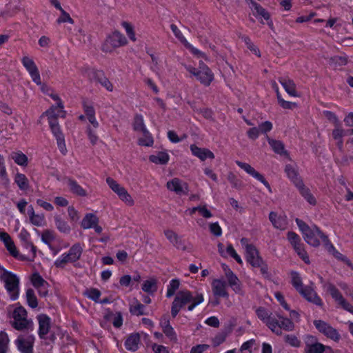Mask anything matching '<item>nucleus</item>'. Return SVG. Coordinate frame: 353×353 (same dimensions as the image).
<instances>
[{
    "instance_id": "nucleus-28",
    "label": "nucleus",
    "mask_w": 353,
    "mask_h": 353,
    "mask_svg": "<svg viewBox=\"0 0 353 353\" xmlns=\"http://www.w3.org/2000/svg\"><path fill=\"white\" fill-rule=\"evenodd\" d=\"M32 284L38 290L41 295L47 294V282L38 273H34L31 276Z\"/></svg>"
},
{
    "instance_id": "nucleus-59",
    "label": "nucleus",
    "mask_w": 353,
    "mask_h": 353,
    "mask_svg": "<svg viewBox=\"0 0 353 353\" xmlns=\"http://www.w3.org/2000/svg\"><path fill=\"white\" fill-rule=\"evenodd\" d=\"M68 263H72V261L64 252L54 261V264L58 268H63Z\"/></svg>"
},
{
    "instance_id": "nucleus-31",
    "label": "nucleus",
    "mask_w": 353,
    "mask_h": 353,
    "mask_svg": "<svg viewBox=\"0 0 353 353\" xmlns=\"http://www.w3.org/2000/svg\"><path fill=\"white\" fill-rule=\"evenodd\" d=\"M233 326L234 324L231 323L230 326L226 327L225 330L216 333L212 338V345L214 347H218L222 343H223L225 341L228 336L231 333Z\"/></svg>"
},
{
    "instance_id": "nucleus-10",
    "label": "nucleus",
    "mask_w": 353,
    "mask_h": 353,
    "mask_svg": "<svg viewBox=\"0 0 353 353\" xmlns=\"http://www.w3.org/2000/svg\"><path fill=\"white\" fill-rule=\"evenodd\" d=\"M106 183L109 188L117 195L121 201L128 206H132L134 204V200L122 185L111 177L106 179Z\"/></svg>"
},
{
    "instance_id": "nucleus-44",
    "label": "nucleus",
    "mask_w": 353,
    "mask_h": 353,
    "mask_svg": "<svg viewBox=\"0 0 353 353\" xmlns=\"http://www.w3.org/2000/svg\"><path fill=\"white\" fill-rule=\"evenodd\" d=\"M302 195V196L307 201V202L312 205H315L316 204V200L314 196L311 193L310 190L305 188L304 184L297 188Z\"/></svg>"
},
{
    "instance_id": "nucleus-18",
    "label": "nucleus",
    "mask_w": 353,
    "mask_h": 353,
    "mask_svg": "<svg viewBox=\"0 0 353 353\" xmlns=\"http://www.w3.org/2000/svg\"><path fill=\"white\" fill-rule=\"evenodd\" d=\"M212 290L214 296L216 298H225L229 297V293L227 289V283L222 279H214L212 282Z\"/></svg>"
},
{
    "instance_id": "nucleus-37",
    "label": "nucleus",
    "mask_w": 353,
    "mask_h": 353,
    "mask_svg": "<svg viewBox=\"0 0 353 353\" xmlns=\"http://www.w3.org/2000/svg\"><path fill=\"white\" fill-rule=\"evenodd\" d=\"M149 159L151 162L155 164H166L169 159L170 156L165 151H160L155 154H153L149 157Z\"/></svg>"
},
{
    "instance_id": "nucleus-20",
    "label": "nucleus",
    "mask_w": 353,
    "mask_h": 353,
    "mask_svg": "<svg viewBox=\"0 0 353 353\" xmlns=\"http://www.w3.org/2000/svg\"><path fill=\"white\" fill-rule=\"evenodd\" d=\"M27 215L30 223L37 227H44L47 224L43 213H36L32 205H30L27 209Z\"/></svg>"
},
{
    "instance_id": "nucleus-24",
    "label": "nucleus",
    "mask_w": 353,
    "mask_h": 353,
    "mask_svg": "<svg viewBox=\"0 0 353 353\" xmlns=\"http://www.w3.org/2000/svg\"><path fill=\"white\" fill-rule=\"evenodd\" d=\"M269 219L275 228L281 230L287 228L288 218L285 214L271 212L269 214Z\"/></svg>"
},
{
    "instance_id": "nucleus-50",
    "label": "nucleus",
    "mask_w": 353,
    "mask_h": 353,
    "mask_svg": "<svg viewBox=\"0 0 353 353\" xmlns=\"http://www.w3.org/2000/svg\"><path fill=\"white\" fill-rule=\"evenodd\" d=\"M258 347V343L254 339H250L241 345L240 351L242 353H252Z\"/></svg>"
},
{
    "instance_id": "nucleus-8",
    "label": "nucleus",
    "mask_w": 353,
    "mask_h": 353,
    "mask_svg": "<svg viewBox=\"0 0 353 353\" xmlns=\"http://www.w3.org/2000/svg\"><path fill=\"white\" fill-rule=\"evenodd\" d=\"M186 70L202 84L209 85L214 79V75L210 69L202 61L199 62V69L191 65H185Z\"/></svg>"
},
{
    "instance_id": "nucleus-33",
    "label": "nucleus",
    "mask_w": 353,
    "mask_h": 353,
    "mask_svg": "<svg viewBox=\"0 0 353 353\" xmlns=\"http://www.w3.org/2000/svg\"><path fill=\"white\" fill-rule=\"evenodd\" d=\"M83 251V246L81 243H75L74 244L70 250L65 252L66 255L69 257V259L72 261V263H74L80 259L82 253Z\"/></svg>"
},
{
    "instance_id": "nucleus-13",
    "label": "nucleus",
    "mask_w": 353,
    "mask_h": 353,
    "mask_svg": "<svg viewBox=\"0 0 353 353\" xmlns=\"http://www.w3.org/2000/svg\"><path fill=\"white\" fill-rule=\"evenodd\" d=\"M314 325L318 331L323 334L326 338L334 342H339L340 341L341 334L338 330L327 322L321 320H315L314 321Z\"/></svg>"
},
{
    "instance_id": "nucleus-41",
    "label": "nucleus",
    "mask_w": 353,
    "mask_h": 353,
    "mask_svg": "<svg viewBox=\"0 0 353 353\" xmlns=\"http://www.w3.org/2000/svg\"><path fill=\"white\" fill-rule=\"evenodd\" d=\"M5 247L6 248L9 253L15 259H17L21 261H31V259L28 256L19 254L12 240L10 241L8 244H6Z\"/></svg>"
},
{
    "instance_id": "nucleus-30",
    "label": "nucleus",
    "mask_w": 353,
    "mask_h": 353,
    "mask_svg": "<svg viewBox=\"0 0 353 353\" xmlns=\"http://www.w3.org/2000/svg\"><path fill=\"white\" fill-rule=\"evenodd\" d=\"M39 334L41 338H44L48 333L50 327V319L46 314L38 316Z\"/></svg>"
},
{
    "instance_id": "nucleus-14",
    "label": "nucleus",
    "mask_w": 353,
    "mask_h": 353,
    "mask_svg": "<svg viewBox=\"0 0 353 353\" xmlns=\"http://www.w3.org/2000/svg\"><path fill=\"white\" fill-rule=\"evenodd\" d=\"M221 267L224 272L229 286L232 289V290L236 294H243V290L242 285L236 275L231 270V269L226 264L223 263L221 265Z\"/></svg>"
},
{
    "instance_id": "nucleus-38",
    "label": "nucleus",
    "mask_w": 353,
    "mask_h": 353,
    "mask_svg": "<svg viewBox=\"0 0 353 353\" xmlns=\"http://www.w3.org/2000/svg\"><path fill=\"white\" fill-rule=\"evenodd\" d=\"M140 336L137 333H134L128 336L125 342V346L130 351H136L139 347Z\"/></svg>"
},
{
    "instance_id": "nucleus-48",
    "label": "nucleus",
    "mask_w": 353,
    "mask_h": 353,
    "mask_svg": "<svg viewBox=\"0 0 353 353\" xmlns=\"http://www.w3.org/2000/svg\"><path fill=\"white\" fill-rule=\"evenodd\" d=\"M133 128L136 132H139L140 134L148 131L142 115L138 114L134 117Z\"/></svg>"
},
{
    "instance_id": "nucleus-12",
    "label": "nucleus",
    "mask_w": 353,
    "mask_h": 353,
    "mask_svg": "<svg viewBox=\"0 0 353 353\" xmlns=\"http://www.w3.org/2000/svg\"><path fill=\"white\" fill-rule=\"evenodd\" d=\"M241 244L245 249V255L246 261L252 267L260 265L261 264L262 258L259 255V252L256 247L249 243V240L246 238L241 239Z\"/></svg>"
},
{
    "instance_id": "nucleus-22",
    "label": "nucleus",
    "mask_w": 353,
    "mask_h": 353,
    "mask_svg": "<svg viewBox=\"0 0 353 353\" xmlns=\"http://www.w3.org/2000/svg\"><path fill=\"white\" fill-rule=\"evenodd\" d=\"M218 250L221 256L224 258L232 257L239 264H243L241 256L237 254L232 244H228L225 247L222 243L218 245Z\"/></svg>"
},
{
    "instance_id": "nucleus-6",
    "label": "nucleus",
    "mask_w": 353,
    "mask_h": 353,
    "mask_svg": "<svg viewBox=\"0 0 353 353\" xmlns=\"http://www.w3.org/2000/svg\"><path fill=\"white\" fill-rule=\"evenodd\" d=\"M13 310L12 312V317L13 319L12 326L17 330H23L25 329L33 328V323L32 321L27 319L26 310L21 305L17 304L13 305Z\"/></svg>"
},
{
    "instance_id": "nucleus-21",
    "label": "nucleus",
    "mask_w": 353,
    "mask_h": 353,
    "mask_svg": "<svg viewBox=\"0 0 353 353\" xmlns=\"http://www.w3.org/2000/svg\"><path fill=\"white\" fill-rule=\"evenodd\" d=\"M306 353H325V345L316 341V339L312 336L305 338Z\"/></svg>"
},
{
    "instance_id": "nucleus-55",
    "label": "nucleus",
    "mask_w": 353,
    "mask_h": 353,
    "mask_svg": "<svg viewBox=\"0 0 353 353\" xmlns=\"http://www.w3.org/2000/svg\"><path fill=\"white\" fill-rule=\"evenodd\" d=\"M287 237L288 240L289 241V242L292 245L294 250L303 245V244L301 243L300 237L296 233L293 232H289L287 234Z\"/></svg>"
},
{
    "instance_id": "nucleus-2",
    "label": "nucleus",
    "mask_w": 353,
    "mask_h": 353,
    "mask_svg": "<svg viewBox=\"0 0 353 353\" xmlns=\"http://www.w3.org/2000/svg\"><path fill=\"white\" fill-rule=\"evenodd\" d=\"M204 301V296L202 293L196 292L194 296L188 290H182L177 293L172 303L171 314L172 316H176L181 309L188 303H190L188 309L192 311L198 305Z\"/></svg>"
},
{
    "instance_id": "nucleus-62",
    "label": "nucleus",
    "mask_w": 353,
    "mask_h": 353,
    "mask_svg": "<svg viewBox=\"0 0 353 353\" xmlns=\"http://www.w3.org/2000/svg\"><path fill=\"white\" fill-rule=\"evenodd\" d=\"M141 134L143 136V137L139 139V145L144 146H150L153 144V139L148 130L146 131L145 132L141 133Z\"/></svg>"
},
{
    "instance_id": "nucleus-4",
    "label": "nucleus",
    "mask_w": 353,
    "mask_h": 353,
    "mask_svg": "<svg viewBox=\"0 0 353 353\" xmlns=\"http://www.w3.org/2000/svg\"><path fill=\"white\" fill-rule=\"evenodd\" d=\"M291 283L296 290L307 301L322 306L323 301L312 286H304L300 274L296 272L291 273Z\"/></svg>"
},
{
    "instance_id": "nucleus-25",
    "label": "nucleus",
    "mask_w": 353,
    "mask_h": 353,
    "mask_svg": "<svg viewBox=\"0 0 353 353\" xmlns=\"http://www.w3.org/2000/svg\"><path fill=\"white\" fill-rule=\"evenodd\" d=\"M190 149L192 155L199 159L201 161H204L208 159H214V153L208 148H199L194 144H192L190 146Z\"/></svg>"
},
{
    "instance_id": "nucleus-19",
    "label": "nucleus",
    "mask_w": 353,
    "mask_h": 353,
    "mask_svg": "<svg viewBox=\"0 0 353 353\" xmlns=\"http://www.w3.org/2000/svg\"><path fill=\"white\" fill-rule=\"evenodd\" d=\"M250 7L253 14L256 17L263 18L264 20L267 21V23L270 26V28H273V22L270 19V15L265 8H263L259 4L253 1L252 0H250Z\"/></svg>"
},
{
    "instance_id": "nucleus-46",
    "label": "nucleus",
    "mask_w": 353,
    "mask_h": 353,
    "mask_svg": "<svg viewBox=\"0 0 353 353\" xmlns=\"http://www.w3.org/2000/svg\"><path fill=\"white\" fill-rule=\"evenodd\" d=\"M14 183L17 185L21 190H27L29 188V182L25 174L17 173L14 178Z\"/></svg>"
},
{
    "instance_id": "nucleus-39",
    "label": "nucleus",
    "mask_w": 353,
    "mask_h": 353,
    "mask_svg": "<svg viewBox=\"0 0 353 353\" xmlns=\"http://www.w3.org/2000/svg\"><path fill=\"white\" fill-rule=\"evenodd\" d=\"M166 239L176 248L184 250L181 246V241L178 234L172 230H166L164 231Z\"/></svg>"
},
{
    "instance_id": "nucleus-40",
    "label": "nucleus",
    "mask_w": 353,
    "mask_h": 353,
    "mask_svg": "<svg viewBox=\"0 0 353 353\" xmlns=\"http://www.w3.org/2000/svg\"><path fill=\"white\" fill-rule=\"evenodd\" d=\"M130 312L136 316L147 314L144 305L136 299H134L130 304Z\"/></svg>"
},
{
    "instance_id": "nucleus-63",
    "label": "nucleus",
    "mask_w": 353,
    "mask_h": 353,
    "mask_svg": "<svg viewBox=\"0 0 353 353\" xmlns=\"http://www.w3.org/2000/svg\"><path fill=\"white\" fill-rule=\"evenodd\" d=\"M60 16L57 19V23H68L70 24L74 23V20L71 18L70 15L66 12L63 9L60 11Z\"/></svg>"
},
{
    "instance_id": "nucleus-56",
    "label": "nucleus",
    "mask_w": 353,
    "mask_h": 353,
    "mask_svg": "<svg viewBox=\"0 0 353 353\" xmlns=\"http://www.w3.org/2000/svg\"><path fill=\"white\" fill-rule=\"evenodd\" d=\"M68 186L71 192L73 193L81 196L86 195V192L74 181L69 180Z\"/></svg>"
},
{
    "instance_id": "nucleus-49",
    "label": "nucleus",
    "mask_w": 353,
    "mask_h": 353,
    "mask_svg": "<svg viewBox=\"0 0 353 353\" xmlns=\"http://www.w3.org/2000/svg\"><path fill=\"white\" fill-rule=\"evenodd\" d=\"M141 288L145 292L152 294L157 290V281L154 279L145 280Z\"/></svg>"
},
{
    "instance_id": "nucleus-52",
    "label": "nucleus",
    "mask_w": 353,
    "mask_h": 353,
    "mask_svg": "<svg viewBox=\"0 0 353 353\" xmlns=\"http://www.w3.org/2000/svg\"><path fill=\"white\" fill-rule=\"evenodd\" d=\"M55 224L57 228L63 233H69L70 231V227L63 219H61L59 216H55L54 217Z\"/></svg>"
},
{
    "instance_id": "nucleus-15",
    "label": "nucleus",
    "mask_w": 353,
    "mask_h": 353,
    "mask_svg": "<svg viewBox=\"0 0 353 353\" xmlns=\"http://www.w3.org/2000/svg\"><path fill=\"white\" fill-rule=\"evenodd\" d=\"M237 165L243 170L247 174L252 176L256 180L263 183L268 189L270 193L272 192V188L268 181L265 179L264 176L256 171L250 164L236 161Z\"/></svg>"
},
{
    "instance_id": "nucleus-47",
    "label": "nucleus",
    "mask_w": 353,
    "mask_h": 353,
    "mask_svg": "<svg viewBox=\"0 0 353 353\" xmlns=\"http://www.w3.org/2000/svg\"><path fill=\"white\" fill-rule=\"evenodd\" d=\"M121 27L124 29L126 35L132 42L137 41V36L134 30V26L128 21H122L121 23Z\"/></svg>"
},
{
    "instance_id": "nucleus-29",
    "label": "nucleus",
    "mask_w": 353,
    "mask_h": 353,
    "mask_svg": "<svg viewBox=\"0 0 353 353\" xmlns=\"http://www.w3.org/2000/svg\"><path fill=\"white\" fill-rule=\"evenodd\" d=\"M83 108L85 114L92 127L97 129L99 124L95 117V110L91 103L88 101H83Z\"/></svg>"
},
{
    "instance_id": "nucleus-1",
    "label": "nucleus",
    "mask_w": 353,
    "mask_h": 353,
    "mask_svg": "<svg viewBox=\"0 0 353 353\" xmlns=\"http://www.w3.org/2000/svg\"><path fill=\"white\" fill-rule=\"evenodd\" d=\"M256 313L258 318L276 334H281L282 330L290 331L294 328V323L290 319L284 318L277 314H272L264 307L258 308Z\"/></svg>"
},
{
    "instance_id": "nucleus-26",
    "label": "nucleus",
    "mask_w": 353,
    "mask_h": 353,
    "mask_svg": "<svg viewBox=\"0 0 353 353\" xmlns=\"http://www.w3.org/2000/svg\"><path fill=\"white\" fill-rule=\"evenodd\" d=\"M66 112L64 110V107L61 108L58 105L51 106L42 114V116L48 117V121H57L58 117L64 118Z\"/></svg>"
},
{
    "instance_id": "nucleus-54",
    "label": "nucleus",
    "mask_w": 353,
    "mask_h": 353,
    "mask_svg": "<svg viewBox=\"0 0 353 353\" xmlns=\"http://www.w3.org/2000/svg\"><path fill=\"white\" fill-rule=\"evenodd\" d=\"M84 294L88 299H90L97 303H99V298H100L101 294V292L98 289L94 288H88L85 291Z\"/></svg>"
},
{
    "instance_id": "nucleus-43",
    "label": "nucleus",
    "mask_w": 353,
    "mask_h": 353,
    "mask_svg": "<svg viewBox=\"0 0 353 353\" xmlns=\"http://www.w3.org/2000/svg\"><path fill=\"white\" fill-rule=\"evenodd\" d=\"M160 325L163 330L164 334L169 337L171 340H176V335L173 329L170 325V322L166 319H162L160 321Z\"/></svg>"
},
{
    "instance_id": "nucleus-23",
    "label": "nucleus",
    "mask_w": 353,
    "mask_h": 353,
    "mask_svg": "<svg viewBox=\"0 0 353 353\" xmlns=\"http://www.w3.org/2000/svg\"><path fill=\"white\" fill-rule=\"evenodd\" d=\"M167 188L177 194H186L188 192V187L186 183L178 178H174L167 182Z\"/></svg>"
},
{
    "instance_id": "nucleus-16",
    "label": "nucleus",
    "mask_w": 353,
    "mask_h": 353,
    "mask_svg": "<svg viewBox=\"0 0 353 353\" xmlns=\"http://www.w3.org/2000/svg\"><path fill=\"white\" fill-rule=\"evenodd\" d=\"M34 336L31 334L20 335L15 341L18 350L21 353H32Z\"/></svg>"
},
{
    "instance_id": "nucleus-42",
    "label": "nucleus",
    "mask_w": 353,
    "mask_h": 353,
    "mask_svg": "<svg viewBox=\"0 0 353 353\" xmlns=\"http://www.w3.org/2000/svg\"><path fill=\"white\" fill-rule=\"evenodd\" d=\"M10 157L19 166L26 167L28 164V157L21 151L12 152Z\"/></svg>"
},
{
    "instance_id": "nucleus-32",
    "label": "nucleus",
    "mask_w": 353,
    "mask_h": 353,
    "mask_svg": "<svg viewBox=\"0 0 353 353\" xmlns=\"http://www.w3.org/2000/svg\"><path fill=\"white\" fill-rule=\"evenodd\" d=\"M196 212L205 219H210L212 216V213L208 208L207 205H200L196 207L189 208L185 210V214L192 216Z\"/></svg>"
},
{
    "instance_id": "nucleus-35",
    "label": "nucleus",
    "mask_w": 353,
    "mask_h": 353,
    "mask_svg": "<svg viewBox=\"0 0 353 353\" xmlns=\"http://www.w3.org/2000/svg\"><path fill=\"white\" fill-rule=\"evenodd\" d=\"M285 171L288 177L292 181L296 188L300 185L301 186V185L303 184L302 180L299 176L297 170L294 166L292 165H287L285 166Z\"/></svg>"
},
{
    "instance_id": "nucleus-27",
    "label": "nucleus",
    "mask_w": 353,
    "mask_h": 353,
    "mask_svg": "<svg viewBox=\"0 0 353 353\" xmlns=\"http://www.w3.org/2000/svg\"><path fill=\"white\" fill-rule=\"evenodd\" d=\"M19 236L20 240L24 243L26 248L30 250V254L28 256V257L31 259V261H33L36 256V248L30 241V235L29 232L26 230L22 229L19 234Z\"/></svg>"
},
{
    "instance_id": "nucleus-34",
    "label": "nucleus",
    "mask_w": 353,
    "mask_h": 353,
    "mask_svg": "<svg viewBox=\"0 0 353 353\" xmlns=\"http://www.w3.org/2000/svg\"><path fill=\"white\" fill-rule=\"evenodd\" d=\"M279 83L282 85L285 92L291 97H298L296 90V84L294 82L288 78L282 77L279 80Z\"/></svg>"
},
{
    "instance_id": "nucleus-9",
    "label": "nucleus",
    "mask_w": 353,
    "mask_h": 353,
    "mask_svg": "<svg viewBox=\"0 0 353 353\" xmlns=\"http://www.w3.org/2000/svg\"><path fill=\"white\" fill-rule=\"evenodd\" d=\"M320 281L323 283V290L331 295L337 305L345 310L353 314V306L343 298L339 290L330 283H324L323 278L321 276Z\"/></svg>"
},
{
    "instance_id": "nucleus-17",
    "label": "nucleus",
    "mask_w": 353,
    "mask_h": 353,
    "mask_svg": "<svg viewBox=\"0 0 353 353\" xmlns=\"http://www.w3.org/2000/svg\"><path fill=\"white\" fill-rule=\"evenodd\" d=\"M52 133L55 137L58 148L62 154H65L67 149L65 138L57 121H48Z\"/></svg>"
},
{
    "instance_id": "nucleus-3",
    "label": "nucleus",
    "mask_w": 353,
    "mask_h": 353,
    "mask_svg": "<svg viewBox=\"0 0 353 353\" xmlns=\"http://www.w3.org/2000/svg\"><path fill=\"white\" fill-rule=\"evenodd\" d=\"M296 223L302 232L304 240L310 245L318 247L321 241L326 245L327 241H330L327 236L317 226L309 227L304 221L299 219H296Z\"/></svg>"
},
{
    "instance_id": "nucleus-53",
    "label": "nucleus",
    "mask_w": 353,
    "mask_h": 353,
    "mask_svg": "<svg viewBox=\"0 0 353 353\" xmlns=\"http://www.w3.org/2000/svg\"><path fill=\"white\" fill-rule=\"evenodd\" d=\"M268 141L270 145L276 153L279 154H283L285 153L284 145L282 142H281L280 141L271 139L270 138L268 139Z\"/></svg>"
},
{
    "instance_id": "nucleus-60",
    "label": "nucleus",
    "mask_w": 353,
    "mask_h": 353,
    "mask_svg": "<svg viewBox=\"0 0 353 353\" xmlns=\"http://www.w3.org/2000/svg\"><path fill=\"white\" fill-rule=\"evenodd\" d=\"M180 282L178 279H172L170 281L169 285H168L166 296L171 297L172 296L176 290L179 288Z\"/></svg>"
},
{
    "instance_id": "nucleus-45",
    "label": "nucleus",
    "mask_w": 353,
    "mask_h": 353,
    "mask_svg": "<svg viewBox=\"0 0 353 353\" xmlns=\"http://www.w3.org/2000/svg\"><path fill=\"white\" fill-rule=\"evenodd\" d=\"M325 247L327 248L328 251L331 252L336 259L344 261L348 266L353 269V265L352 263L350 261V260L346 256L339 252L330 241H327V243H326Z\"/></svg>"
},
{
    "instance_id": "nucleus-36",
    "label": "nucleus",
    "mask_w": 353,
    "mask_h": 353,
    "mask_svg": "<svg viewBox=\"0 0 353 353\" xmlns=\"http://www.w3.org/2000/svg\"><path fill=\"white\" fill-rule=\"evenodd\" d=\"M99 218L94 214L88 213L83 218L81 225L83 229H90L99 223Z\"/></svg>"
},
{
    "instance_id": "nucleus-51",
    "label": "nucleus",
    "mask_w": 353,
    "mask_h": 353,
    "mask_svg": "<svg viewBox=\"0 0 353 353\" xmlns=\"http://www.w3.org/2000/svg\"><path fill=\"white\" fill-rule=\"evenodd\" d=\"M10 339L8 334L4 331L0 332V353H8L9 350Z\"/></svg>"
},
{
    "instance_id": "nucleus-57",
    "label": "nucleus",
    "mask_w": 353,
    "mask_h": 353,
    "mask_svg": "<svg viewBox=\"0 0 353 353\" xmlns=\"http://www.w3.org/2000/svg\"><path fill=\"white\" fill-rule=\"evenodd\" d=\"M345 134L344 130L339 126H336L332 132L333 139L336 141L339 148L342 147L343 140L342 138Z\"/></svg>"
},
{
    "instance_id": "nucleus-11",
    "label": "nucleus",
    "mask_w": 353,
    "mask_h": 353,
    "mask_svg": "<svg viewBox=\"0 0 353 353\" xmlns=\"http://www.w3.org/2000/svg\"><path fill=\"white\" fill-rule=\"evenodd\" d=\"M21 63L23 66L26 68L27 72H28L30 77H31L32 81L38 85L41 86V90L43 92H46V88L47 87L42 85L41 76L38 70L37 66L36 65L32 58L28 55H24L21 59Z\"/></svg>"
},
{
    "instance_id": "nucleus-7",
    "label": "nucleus",
    "mask_w": 353,
    "mask_h": 353,
    "mask_svg": "<svg viewBox=\"0 0 353 353\" xmlns=\"http://www.w3.org/2000/svg\"><path fill=\"white\" fill-rule=\"evenodd\" d=\"M127 44V38L119 31L114 30L107 35L102 45V50L105 52H112L115 49Z\"/></svg>"
},
{
    "instance_id": "nucleus-64",
    "label": "nucleus",
    "mask_w": 353,
    "mask_h": 353,
    "mask_svg": "<svg viewBox=\"0 0 353 353\" xmlns=\"http://www.w3.org/2000/svg\"><path fill=\"white\" fill-rule=\"evenodd\" d=\"M170 29H171L172 32H173V34H174V36L178 39V40L183 45L186 43V42L188 41L186 40V39L185 38V37L183 36V34H182L181 30L178 28V27L176 25L172 24L170 26Z\"/></svg>"
},
{
    "instance_id": "nucleus-61",
    "label": "nucleus",
    "mask_w": 353,
    "mask_h": 353,
    "mask_svg": "<svg viewBox=\"0 0 353 353\" xmlns=\"http://www.w3.org/2000/svg\"><path fill=\"white\" fill-rule=\"evenodd\" d=\"M277 100L278 103L280 105L281 107H282L284 109H289L292 110L294 108L297 107V104L296 103L290 102L284 100L280 94L279 92H277Z\"/></svg>"
},
{
    "instance_id": "nucleus-58",
    "label": "nucleus",
    "mask_w": 353,
    "mask_h": 353,
    "mask_svg": "<svg viewBox=\"0 0 353 353\" xmlns=\"http://www.w3.org/2000/svg\"><path fill=\"white\" fill-rule=\"evenodd\" d=\"M26 300L28 305L32 308H36L38 305L37 299L32 289L26 291Z\"/></svg>"
},
{
    "instance_id": "nucleus-5",
    "label": "nucleus",
    "mask_w": 353,
    "mask_h": 353,
    "mask_svg": "<svg viewBox=\"0 0 353 353\" xmlns=\"http://www.w3.org/2000/svg\"><path fill=\"white\" fill-rule=\"evenodd\" d=\"M0 279L13 301L18 299L19 295V279L14 273L6 270L0 265Z\"/></svg>"
}]
</instances>
